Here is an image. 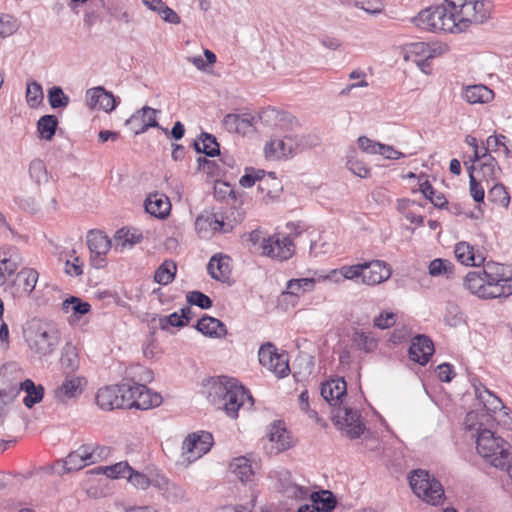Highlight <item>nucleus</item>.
<instances>
[{"mask_svg": "<svg viewBox=\"0 0 512 512\" xmlns=\"http://www.w3.org/2000/svg\"><path fill=\"white\" fill-rule=\"evenodd\" d=\"M489 0H444L441 5L421 10L413 23L426 31L460 33L471 24H482L490 18Z\"/></svg>", "mask_w": 512, "mask_h": 512, "instance_id": "obj_1", "label": "nucleus"}, {"mask_svg": "<svg viewBox=\"0 0 512 512\" xmlns=\"http://www.w3.org/2000/svg\"><path fill=\"white\" fill-rule=\"evenodd\" d=\"M463 286L481 299L507 298L512 295V267L489 261L470 271Z\"/></svg>", "mask_w": 512, "mask_h": 512, "instance_id": "obj_2", "label": "nucleus"}, {"mask_svg": "<svg viewBox=\"0 0 512 512\" xmlns=\"http://www.w3.org/2000/svg\"><path fill=\"white\" fill-rule=\"evenodd\" d=\"M207 399L221 407L225 413L235 419L241 408L251 409L254 399L250 392L235 378L219 376L208 381Z\"/></svg>", "mask_w": 512, "mask_h": 512, "instance_id": "obj_3", "label": "nucleus"}, {"mask_svg": "<svg viewBox=\"0 0 512 512\" xmlns=\"http://www.w3.org/2000/svg\"><path fill=\"white\" fill-rule=\"evenodd\" d=\"M477 413L469 412L465 418V425L469 431H476V448L478 453L496 468L503 469L510 458V444L502 437L496 436L489 429L482 428V423H475Z\"/></svg>", "mask_w": 512, "mask_h": 512, "instance_id": "obj_4", "label": "nucleus"}, {"mask_svg": "<svg viewBox=\"0 0 512 512\" xmlns=\"http://www.w3.org/2000/svg\"><path fill=\"white\" fill-rule=\"evenodd\" d=\"M24 335L31 351L40 357L51 355L60 343V332L57 327L40 320H32Z\"/></svg>", "mask_w": 512, "mask_h": 512, "instance_id": "obj_5", "label": "nucleus"}, {"mask_svg": "<svg viewBox=\"0 0 512 512\" xmlns=\"http://www.w3.org/2000/svg\"><path fill=\"white\" fill-rule=\"evenodd\" d=\"M318 144V138L313 135L287 134L283 138H272L264 148L267 159H281L292 156Z\"/></svg>", "mask_w": 512, "mask_h": 512, "instance_id": "obj_6", "label": "nucleus"}, {"mask_svg": "<svg viewBox=\"0 0 512 512\" xmlns=\"http://www.w3.org/2000/svg\"><path fill=\"white\" fill-rule=\"evenodd\" d=\"M409 483L417 497L431 505H439L444 501V490L441 483L425 470H414Z\"/></svg>", "mask_w": 512, "mask_h": 512, "instance_id": "obj_7", "label": "nucleus"}, {"mask_svg": "<svg viewBox=\"0 0 512 512\" xmlns=\"http://www.w3.org/2000/svg\"><path fill=\"white\" fill-rule=\"evenodd\" d=\"M7 364L0 368V427L4 425L12 411L20 406L17 400V379H11Z\"/></svg>", "mask_w": 512, "mask_h": 512, "instance_id": "obj_8", "label": "nucleus"}, {"mask_svg": "<svg viewBox=\"0 0 512 512\" xmlns=\"http://www.w3.org/2000/svg\"><path fill=\"white\" fill-rule=\"evenodd\" d=\"M129 382L119 385H111L100 388L96 394V404L100 409L111 411L114 409H127V392H129Z\"/></svg>", "mask_w": 512, "mask_h": 512, "instance_id": "obj_9", "label": "nucleus"}, {"mask_svg": "<svg viewBox=\"0 0 512 512\" xmlns=\"http://www.w3.org/2000/svg\"><path fill=\"white\" fill-rule=\"evenodd\" d=\"M332 419L335 425L351 439L359 438L365 430L360 412L350 407H337L333 410Z\"/></svg>", "mask_w": 512, "mask_h": 512, "instance_id": "obj_10", "label": "nucleus"}, {"mask_svg": "<svg viewBox=\"0 0 512 512\" xmlns=\"http://www.w3.org/2000/svg\"><path fill=\"white\" fill-rule=\"evenodd\" d=\"M8 371L11 372V379H17L19 383L17 387V398L21 391L25 392L23 404L27 408H32L35 404L39 403L44 396V388L41 385H36L31 379H24L22 369L16 363H7Z\"/></svg>", "mask_w": 512, "mask_h": 512, "instance_id": "obj_11", "label": "nucleus"}, {"mask_svg": "<svg viewBox=\"0 0 512 512\" xmlns=\"http://www.w3.org/2000/svg\"><path fill=\"white\" fill-rule=\"evenodd\" d=\"M295 246L292 239L287 235L274 234L263 237L261 240V253L264 256L279 261L288 260L292 257Z\"/></svg>", "mask_w": 512, "mask_h": 512, "instance_id": "obj_12", "label": "nucleus"}, {"mask_svg": "<svg viewBox=\"0 0 512 512\" xmlns=\"http://www.w3.org/2000/svg\"><path fill=\"white\" fill-rule=\"evenodd\" d=\"M130 391L127 392L128 408H136L140 410H148L152 407H157L162 402V397L156 392H152L145 385L139 383H130Z\"/></svg>", "mask_w": 512, "mask_h": 512, "instance_id": "obj_13", "label": "nucleus"}, {"mask_svg": "<svg viewBox=\"0 0 512 512\" xmlns=\"http://www.w3.org/2000/svg\"><path fill=\"white\" fill-rule=\"evenodd\" d=\"M258 356L260 364L274 372L278 377H285L288 374L290 369L287 354L278 353L272 343L262 345Z\"/></svg>", "mask_w": 512, "mask_h": 512, "instance_id": "obj_14", "label": "nucleus"}, {"mask_svg": "<svg viewBox=\"0 0 512 512\" xmlns=\"http://www.w3.org/2000/svg\"><path fill=\"white\" fill-rule=\"evenodd\" d=\"M87 245L91 253V264L100 269L106 265L105 255L111 249V240L99 230H91L87 234Z\"/></svg>", "mask_w": 512, "mask_h": 512, "instance_id": "obj_15", "label": "nucleus"}, {"mask_svg": "<svg viewBox=\"0 0 512 512\" xmlns=\"http://www.w3.org/2000/svg\"><path fill=\"white\" fill-rule=\"evenodd\" d=\"M213 437L209 432L200 431L189 434L182 443V452L188 460H196L210 451Z\"/></svg>", "mask_w": 512, "mask_h": 512, "instance_id": "obj_16", "label": "nucleus"}, {"mask_svg": "<svg viewBox=\"0 0 512 512\" xmlns=\"http://www.w3.org/2000/svg\"><path fill=\"white\" fill-rule=\"evenodd\" d=\"M95 450L91 445H82L77 450L68 454V456L62 461L61 470H58V474L69 473L72 471H78L84 468L86 465L96 462Z\"/></svg>", "mask_w": 512, "mask_h": 512, "instance_id": "obj_17", "label": "nucleus"}, {"mask_svg": "<svg viewBox=\"0 0 512 512\" xmlns=\"http://www.w3.org/2000/svg\"><path fill=\"white\" fill-rule=\"evenodd\" d=\"M87 381L82 376L68 374L62 384L54 390V398L61 404L78 398L84 391Z\"/></svg>", "mask_w": 512, "mask_h": 512, "instance_id": "obj_18", "label": "nucleus"}, {"mask_svg": "<svg viewBox=\"0 0 512 512\" xmlns=\"http://www.w3.org/2000/svg\"><path fill=\"white\" fill-rule=\"evenodd\" d=\"M159 112V110L144 106L126 120V125L134 131L135 135L143 134L152 127L161 128L156 120V115Z\"/></svg>", "mask_w": 512, "mask_h": 512, "instance_id": "obj_19", "label": "nucleus"}, {"mask_svg": "<svg viewBox=\"0 0 512 512\" xmlns=\"http://www.w3.org/2000/svg\"><path fill=\"white\" fill-rule=\"evenodd\" d=\"M320 394L322 398L336 409L343 404V398L347 396V384L344 378L330 379L321 384Z\"/></svg>", "mask_w": 512, "mask_h": 512, "instance_id": "obj_20", "label": "nucleus"}, {"mask_svg": "<svg viewBox=\"0 0 512 512\" xmlns=\"http://www.w3.org/2000/svg\"><path fill=\"white\" fill-rule=\"evenodd\" d=\"M86 96L87 105L91 109L99 108L105 112L113 111L120 102L119 99L115 98L111 92L106 91L100 86L89 89Z\"/></svg>", "mask_w": 512, "mask_h": 512, "instance_id": "obj_21", "label": "nucleus"}, {"mask_svg": "<svg viewBox=\"0 0 512 512\" xmlns=\"http://www.w3.org/2000/svg\"><path fill=\"white\" fill-rule=\"evenodd\" d=\"M434 353V344L426 335H418L412 340L409 348V358L424 366Z\"/></svg>", "mask_w": 512, "mask_h": 512, "instance_id": "obj_22", "label": "nucleus"}, {"mask_svg": "<svg viewBox=\"0 0 512 512\" xmlns=\"http://www.w3.org/2000/svg\"><path fill=\"white\" fill-rule=\"evenodd\" d=\"M391 275L390 268L384 261L373 260L364 262L362 281L367 285L380 284Z\"/></svg>", "mask_w": 512, "mask_h": 512, "instance_id": "obj_23", "label": "nucleus"}, {"mask_svg": "<svg viewBox=\"0 0 512 512\" xmlns=\"http://www.w3.org/2000/svg\"><path fill=\"white\" fill-rule=\"evenodd\" d=\"M461 96L469 104H486L494 98V92L483 84H475L464 87Z\"/></svg>", "mask_w": 512, "mask_h": 512, "instance_id": "obj_24", "label": "nucleus"}, {"mask_svg": "<svg viewBox=\"0 0 512 512\" xmlns=\"http://www.w3.org/2000/svg\"><path fill=\"white\" fill-rule=\"evenodd\" d=\"M171 204L167 196L160 193L150 194L145 200V210L150 215L163 219L168 216Z\"/></svg>", "mask_w": 512, "mask_h": 512, "instance_id": "obj_25", "label": "nucleus"}, {"mask_svg": "<svg viewBox=\"0 0 512 512\" xmlns=\"http://www.w3.org/2000/svg\"><path fill=\"white\" fill-rule=\"evenodd\" d=\"M209 275L217 280H227L231 273L230 257L223 254L213 255L207 265Z\"/></svg>", "mask_w": 512, "mask_h": 512, "instance_id": "obj_26", "label": "nucleus"}, {"mask_svg": "<svg viewBox=\"0 0 512 512\" xmlns=\"http://www.w3.org/2000/svg\"><path fill=\"white\" fill-rule=\"evenodd\" d=\"M255 117L251 114H227L223 119V125L229 132L246 134L253 126Z\"/></svg>", "mask_w": 512, "mask_h": 512, "instance_id": "obj_27", "label": "nucleus"}, {"mask_svg": "<svg viewBox=\"0 0 512 512\" xmlns=\"http://www.w3.org/2000/svg\"><path fill=\"white\" fill-rule=\"evenodd\" d=\"M404 58L407 61L414 62L423 72L427 73L425 68L429 66L428 60L431 59L429 44L424 42L411 43Z\"/></svg>", "mask_w": 512, "mask_h": 512, "instance_id": "obj_28", "label": "nucleus"}, {"mask_svg": "<svg viewBox=\"0 0 512 512\" xmlns=\"http://www.w3.org/2000/svg\"><path fill=\"white\" fill-rule=\"evenodd\" d=\"M195 328L203 335L212 338H222L226 335V326L219 319L203 316L195 325Z\"/></svg>", "mask_w": 512, "mask_h": 512, "instance_id": "obj_29", "label": "nucleus"}, {"mask_svg": "<svg viewBox=\"0 0 512 512\" xmlns=\"http://www.w3.org/2000/svg\"><path fill=\"white\" fill-rule=\"evenodd\" d=\"M457 260L466 266H479L484 262V258L481 255H476L473 246L467 242H459L456 244L454 249Z\"/></svg>", "mask_w": 512, "mask_h": 512, "instance_id": "obj_30", "label": "nucleus"}, {"mask_svg": "<svg viewBox=\"0 0 512 512\" xmlns=\"http://www.w3.org/2000/svg\"><path fill=\"white\" fill-rule=\"evenodd\" d=\"M351 341L358 350L364 351L365 353L375 351L378 346V340L372 333L363 330H354Z\"/></svg>", "mask_w": 512, "mask_h": 512, "instance_id": "obj_31", "label": "nucleus"}, {"mask_svg": "<svg viewBox=\"0 0 512 512\" xmlns=\"http://www.w3.org/2000/svg\"><path fill=\"white\" fill-rule=\"evenodd\" d=\"M199 141H194L193 146L198 153H203L208 157L220 155L219 144L216 137L203 132L200 135Z\"/></svg>", "mask_w": 512, "mask_h": 512, "instance_id": "obj_32", "label": "nucleus"}, {"mask_svg": "<svg viewBox=\"0 0 512 512\" xmlns=\"http://www.w3.org/2000/svg\"><path fill=\"white\" fill-rule=\"evenodd\" d=\"M229 467L241 482L250 481L254 474L250 460L244 456L234 458Z\"/></svg>", "mask_w": 512, "mask_h": 512, "instance_id": "obj_33", "label": "nucleus"}, {"mask_svg": "<svg viewBox=\"0 0 512 512\" xmlns=\"http://www.w3.org/2000/svg\"><path fill=\"white\" fill-rule=\"evenodd\" d=\"M268 439L270 442L276 444L277 452H282L289 449L292 446L291 437L285 428L279 424H274L269 433Z\"/></svg>", "mask_w": 512, "mask_h": 512, "instance_id": "obj_34", "label": "nucleus"}, {"mask_svg": "<svg viewBox=\"0 0 512 512\" xmlns=\"http://www.w3.org/2000/svg\"><path fill=\"white\" fill-rule=\"evenodd\" d=\"M310 499L314 506L323 512H331L337 504L336 497L329 490L313 492Z\"/></svg>", "mask_w": 512, "mask_h": 512, "instance_id": "obj_35", "label": "nucleus"}, {"mask_svg": "<svg viewBox=\"0 0 512 512\" xmlns=\"http://www.w3.org/2000/svg\"><path fill=\"white\" fill-rule=\"evenodd\" d=\"M142 238L143 236L141 233L131 232L130 230L122 228L116 232L114 237L115 250L122 251L126 248H131L133 245L139 243Z\"/></svg>", "mask_w": 512, "mask_h": 512, "instance_id": "obj_36", "label": "nucleus"}, {"mask_svg": "<svg viewBox=\"0 0 512 512\" xmlns=\"http://www.w3.org/2000/svg\"><path fill=\"white\" fill-rule=\"evenodd\" d=\"M176 272V263L172 260H165L155 271L154 280L158 284L168 285L174 280Z\"/></svg>", "mask_w": 512, "mask_h": 512, "instance_id": "obj_37", "label": "nucleus"}, {"mask_svg": "<svg viewBox=\"0 0 512 512\" xmlns=\"http://www.w3.org/2000/svg\"><path fill=\"white\" fill-rule=\"evenodd\" d=\"M363 269L364 263L352 266H343L340 269L331 271L330 275L326 278L333 279L336 282L342 279H356L358 277H362Z\"/></svg>", "mask_w": 512, "mask_h": 512, "instance_id": "obj_38", "label": "nucleus"}, {"mask_svg": "<svg viewBox=\"0 0 512 512\" xmlns=\"http://www.w3.org/2000/svg\"><path fill=\"white\" fill-rule=\"evenodd\" d=\"M58 120L54 115H44L37 122V130L41 138L51 140L55 135Z\"/></svg>", "mask_w": 512, "mask_h": 512, "instance_id": "obj_39", "label": "nucleus"}, {"mask_svg": "<svg viewBox=\"0 0 512 512\" xmlns=\"http://www.w3.org/2000/svg\"><path fill=\"white\" fill-rule=\"evenodd\" d=\"M476 395L488 412L495 413L504 408L501 399L486 388L483 391L476 388Z\"/></svg>", "mask_w": 512, "mask_h": 512, "instance_id": "obj_40", "label": "nucleus"}, {"mask_svg": "<svg viewBox=\"0 0 512 512\" xmlns=\"http://www.w3.org/2000/svg\"><path fill=\"white\" fill-rule=\"evenodd\" d=\"M39 274L35 269L24 268L17 274V281L22 284L25 293L31 294L36 287Z\"/></svg>", "mask_w": 512, "mask_h": 512, "instance_id": "obj_41", "label": "nucleus"}, {"mask_svg": "<svg viewBox=\"0 0 512 512\" xmlns=\"http://www.w3.org/2000/svg\"><path fill=\"white\" fill-rule=\"evenodd\" d=\"M90 304L82 301L80 298L71 296L63 301L62 310L65 313H73L74 315H85L90 311Z\"/></svg>", "mask_w": 512, "mask_h": 512, "instance_id": "obj_42", "label": "nucleus"}, {"mask_svg": "<svg viewBox=\"0 0 512 512\" xmlns=\"http://www.w3.org/2000/svg\"><path fill=\"white\" fill-rule=\"evenodd\" d=\"M61 365L66 371L74 372L79 367V358L76 348L67 344L61 356Z\"/></svg>", "mask_w": 512, "mask_h": 512, "instance_id": "obj_43", "label": "nucleus"}, {"mask_svg": "<svg viewBox=\"0 0 512 512\" xmlns=\"http://www.w3.org/2000/svg\"><path fill=\"white\" fill-rule=\"evenodd\" d=\"M30 178L38 185L48 182V172L46 165L41 159H33L29 164Z\"/></svg>", "mask_w": 512, "mask_h": 512, "instance_id": "obj_44", "label": "nucleus"}, {"mask_svg": "<svg viewBox=\"0 0 512 512\" xmlns=\"http://www.w3.org/2000/svg\"><path fill=\"white\" fill-rule=\"evenodd\" d=\"M315 280L313 278L291 279L287 283V293L291 295H299L300 293L312 291Z\"/></svg>", "mask_w": 512, "mask_h": 512, "instance_id": "obj_45", "label": "nucleus"}, {"mask_svg": "<svg viewBox=\"0 0 512 512\" xmlns=\"http://www.w3.org/2000/svg\"><path fill=\"white\" fill-rule=\"evenodd\" d=\"M488 201L499 206L507 208L510 202V196L502 184H495L489 189L487 195Z\"/></svg>", "mask_w": 512, "mask_h": 512, "instance_id": "obj_46", "label": "nucleus"}, {"mask_svg": "<svg viewBox=\"0 0 512 512\" xmlns=\"http://www.w3.org/2000/svg\"><path fill=\"white\" fill-rule=\"evenodd\" d=\"M43 89L42 86L36 82L31 81L27 84L26 88V101L32 108H36L43 101Z\"/></svg>", "mask_w": 512, "mask_h": 512, "instance_id": "obj_47", "label": "nucleus"}, {"mask_svg": "<svg viewBox=\"0 0 512 512\" xmlns=\"http://www.w3.org/2000/svg\"><path fill=\"white\" fill-rule=\"evenodd\" d=\"M420 191L436 207L442 208L447 204V200L444 195L442 193L437 194L428 180L420 183Z\"/></svg>", "mask_w": 512, "mask_h": 512, "instance_id": "obj_48", "label": "nucleus"}, {"mask_svg": "<svg viewBox=\"0 0 512 512\" xmlns=\"http://www.w3.org/2000/svg\"><path fill=\"white\" fill-rule=\"evenodd\" d=\"M445 322L451 327H457L465 323V315L458 305L455 303H448L446 306Z\"/></svg>", "mask_w": 512, "mask_h": 512, "instance_id": "obj_49", "label": "nucleus"}, {"mask_svg": "<svg viewBox=\"0 0 512 512\" xmlns=\"http://www.w3.org/2000/svg\"><path fill=\"white\" fill-rule=\"evenodd\" d=\"M453 273V265L450 261L446 259L437 258L430 262L429 264V274L433 277L447 275Z\"/></svg>", "mask_w": 512, "mask_h": 512, "instance_id": "obj_50", "label": "nucleus"}, {"mask_svg": "<svg viewBox=\"0 0 512 512\" xmlns=\"http://www.w3.org/2000/svg\"><path fill=\"white\" fill-rule=\"evenodd\" d=\"M48 101L53 109L64 108L69 104V97L59 86H53L48 91Z\"/></svg>", "mask_w": 512, "mask_h": 512, "instance_id": "obj_51", "label": "nucleus"}, {"mask_svg": "<svg viewBox=\"0 0 512 512\" xmlns=\"http://www.w3.org/2000/svg\"><path fill=\"white\" fill-rule=\"evenodd\" d=\"M483 159H485V161L480 167L483 177L487 179L497 178V172L500 170L497 161L491 155L486 153H483Z\"/></svg>", "mask_w": 512, "mask_h": 512, "instance_id": "obj_52", "label": "nucleus"}, {"mask_svg": "<svg viewBox=\"0 0 512 512\" xmlns=\"http://www.w3.org/2000/svg\"><path fill=\"white\" fill-rule=\"evenodd\" d=\"M188 304L198 306L201 309L212 307V300L200 291H190L186 295Z\"/></svg>", "mask_w": 512, "mask_h": 512, "instance_id": "obj_53", "label": "nucleus"}, {"mask_svg": "<svg viewBox=\"0 0 512 512\" xmlns=\"http://www.w3.org/2000/svg\"><path fill=\"white\" fill-rule=\"evenodd\" d=\"M131 471L132 468L127 462H119L104 468V473L110 478H127Z\"/></svg>", "mask_w": 512, "mask_h": 512, "instance_id": "obj_54", "label": "nucleus"}, {"mask_svg": "<svg viewBox=\"0 0 512 512\" xmlns=\"http://www.w3.org/2000/svg\"><path fill=\"white\" fill-rule=\"evenodd\" d=\"M20 257L18 256L16 251H11L8 257H4L1 261V265L4 268L7 276L13 275L20 265Z\"/></svg>", "mask_w": 512, "mask_h": 512, "instance_id": "obj_55", "label": "nucleus"}, {"mask_svg": "<svg viewBox=\"0 0 512 512\" xmlns=\"http://www.w3.org/2000/svg\"><path fill=\"white\" fill-rule=\"evenodd\" d=\"M347 167L353 174L358 177L366 178L369 176L370 169L361 160L350 157L347 161Z\"/></svg>", "mask_w": 512, "mask_h": 512, "instance_id": "obj_56", "label": "nucleus"}, {"mask_svg": "<svg viewBox=\"0 0 512 512\" xmlns=\"http://www.w3.org/2000/svg\"><path fill=\"white\" fill-rule=\"evenodd\" d=\"M127 479L134 487L142 490L147 489L152 484V481L145 474L133 469L127 476Z\"/></svg>", "mask_w": 512, "mask_h": 512, "instance_id": "obj_57", "label": "nucleus"}, {"mask_svg": "<svg viewBox=\"0 0 512 512\" xmlns=\"http://www.w3.org/2000/svg\"><path fill=\"white\" fill-rule=\"evenodd\" d=\"M271 182H273L275 185L276 183V177L274 176L273 172H270L268 177H266L265 172L261 173L259 179H258V186L257 189L261 194H266L267 196H271L273 193V190L271 189Z\"/></svg>", "mask_w": 512, "mask_h": 512, "instance_id": "obj_58", "label": "nucleus"}, {"mask_svg": "<svg viewBox=\"0 0 512 512\" xmlns=\"http://www.w3.org/2000/svg\"><path fill=\"white\" fill-rule=\"evenodd\" d=\"M396 322V314L393 312H383L374 318L373 324L379 329H388L392 327Z\"/></svg>", "mask_w": 512, "mask_h": 512, "instance_id": "obj_59", "label": "nucleus"}, {"mask_svg": "<svg viewBox=\"0 0 512 512\" xmlns=\"http://www.w3.org/2000/svg\"><path fill=\"white\" fill-rule=\"evenodd\" d=\"M159 325L161 329L166 330L169 326L184 327L186 325V321L181 319L178 312H173L168 316L161 317L159 319Z\"/></svg>", "mask_w": 512, "mask_h": 512, "instance_id": "obj_60", "label": "nucleus"}, {"mask_svg": "<svg viewBox=\"0 0 512 512\" xmlns=\"http://www.w3.org/2000/svg\"><path fill=\"white\" fill-rule=\"evenodd\" d=\"M18 26L16 21L9 15L0 17V37H7L12 35Z\"/></svg>", "mask_w": 512, "mask_h": 512, "instance_id": "obj_61", "label": "nucleus"}, {"mask_svg": "<svg viewBox=\"0 0 512 512\" xmlns=\"http://www.w3.org/2000/svg\"><path fill=\"white\" fill-rule=\"evenodd\" d=\"M214 197L217 200H225L227 197L235 199V192L226 182H217L214 186Z\"/></svg>", "mask_w": 512, "mask_h": 512, "instance_id": "obj_62", "label": "nucleus"}, {"mask_svg": "<svg viewBox=\"0 0 512 512\" xmlns=\"http://www.w3.org/2000/svg\"><path fill=\"white\" fill-rule=\"evenodd\" d=\"M359 148L367 154H379L382 143L375 142L365 136L358 138Z\"/></svg>", "mask_w": 512, "mask_h": 512, "instance_id": "obj_63", "label": "nucleus"}, {"mask_svg": "<svg viewBox=\"0 0 512 512\" xmlns=\"http://www.w3.org/2000/svg\"><path fill=\"white\" fill-rule=\"evenodd\" d=\"M469 185H470V194L472 198L476 202H483L485 193L483 187L480 185V183L476 180L473 173L470 172L469 174Z\"/></svg>", "mask_w": 512, "mask_h": 512, "instance_id": "obj_64", "label": "nucleus"}]
</instances>
